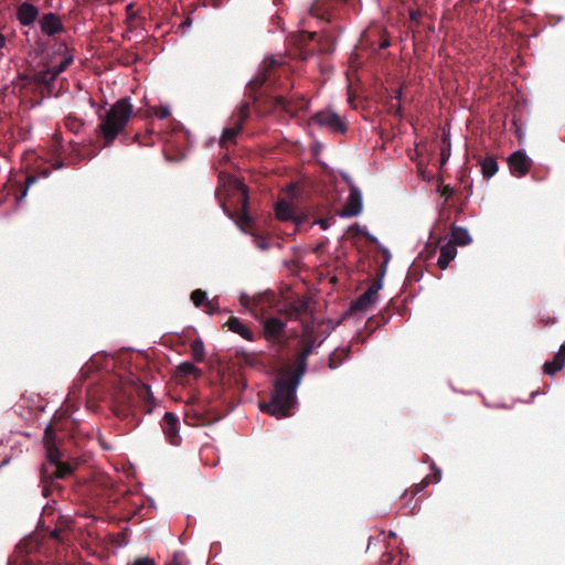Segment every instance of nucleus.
Masks as SVG:
<instances>
[{"mask_svg":"<svg viewBox=\"0 0 565 565\" xmlns=\"http://www.w3.org/2000/svg\"><path fill=\"white\" fill-rule=\"evenodd\" d=\"M315 340H300L301 350L297 354L296 367L279 376L275 383L269 403H262L259 408L276 418H282L290 415V409L296 403V390L307 371V360L312 354L313 349L319 347Z\"/></svg>","mask_w":565,"mask_h":565,"instance_id":"obj_1","label":"nucleus"},{"mask_svg":"<svg viewBox=\"0 0 565 565\" xmlns=\"http://www.w3.org/2000/svg\"><path fill=\"white\" fill-rule=\"evenodd\" d=\"M132 111L134 106L130 103V98L125 97L113 104L104 115H99V124L95 128V136L100 142V147L92 146V149L87 153L89 159L95 157L100 148L110 147L117 137H121V142L129 143L125 128Z\"/></svg>","mask_w":565,"mask_h":565,"instance_id":"obj_2","label":"nucleus"},{"mask_svg":"<svg viewBox=\"0 0 565 565\" xmlns=\"http://www.w3.org/2000/svg\"><path fill=\"white\" fill-rule=\"evenodd\" d=\"M46 449V462L42 465L40 471V478L42 483V493L44 497H49L53 488H58L57 480L70 477L74 469L71 465L61 460L62 452L56 445L47 446Z\"/></svg>","mask_w":565,"mask_h":565,"instance_id":"obj_3","label":"nucleus"},{"mask_svg":"<svg viewBox=\"0 0 565 565\" xmlns=\"http://www.w3.org/2000/svg\"><path fill=\"white\" fill-rule=\"evenodd\" d=\"M281 66L273 57L266 58L263 70L247 84L246 94L255 103L259 98V90L264 87H273L276 78L282 73Z\"/></svg>","mask_w":565,"mask_h":565,"instance_id":"obj_4","label":"nucleus"},{"mask_svg":"<svg viewBox=\"0 0 565 565\" xmlns=\"http://www.w3.org/2000/svg\"><path fill=\"white\" fill-rule=\"evenodd\" d=\"M250 104L248 102L243 103L237 113L231 117V126L224 128L220 139V147L228 149L230 146L236 145V138L243 130L244 124L249 117Z\"/></svg>","mask_w":565,"mask_h":565,"instance_id":"obj_5","label":"nucleus"},{"mask_svg":"<svg viewBox=\"0 0 565 565\" xmlns=\"http://www.w3.org/2000/svg\"><path fill=\"white\" fill-rule=\"evenodd\" d=\"M385 274V267H383L380 276L372 281L370 287L355 300L351 302L350 312H365L367 311L377 300V294L382 288V277Z\"/></svg>","mask_w":565,"mask_h":565,"instance_id":"obj_6","label":"nucleus"},{"mask_svg":"<svg viewBox=\"0 0 565 565\" xmlns=\"http://www.w3.org/2000/svg\"><path fill=\"white\" fill-rule=\"evenodd\" d=\"M312 121L329 129L332 134L344 135L348 131L345 120L333 110L324 109L312 117Z\"/></svg>","mask_w":565,"mask_h":565,"instance_id":"obj_7","label":"nucleus"},{"mask_svg":"<svg viewBox=\"0 0 565 565\" xmlns=\"http://www.w3.org/2000/svg\"><path fill=\"white\" fill-rule=\"evenodd\" d=\"M285 315L289 320H297L299 322L305 320L302 318L303 316L310 319L313 318L315 309L312 299L306 296L295 299L285 309Z\"/></svg>","mask_w":565,"mask_h":565,"instance_id":"obj_8","label":"nucleus"},{"mask_svg":"<svg viewBox=\"0 0 565 565\" xmlns=\"http://www.w3.org/2000/svg\"><path fill=\"white\" fill-rule=\"evenodd\" d=\"M233 196L236 200L237 203V213H238V220L237 223H242L246 226H250L253 223L252 217L249 216L247 209H248V190L247 186L242 183L241 181H235L234 183V193Z\"/></svg>","mask_w":565,"mask_h":565,"instance_id":"obj_9","label":"nucleus"},{"mask_svg":"<svg viewBox=\"0 0 565 565\" xmlns=\"http://www.w3.org/2000/svg\"><path fill=\"white\" fill-rule=\"evenodd\" d=\"M286 323L276 317H270L264 320L263 332L267 341L274 344H285Z\"/></svg>","mask_w":565,"mask_h":565,"instance_id":"obj_10","label":"nucleus"},{"mask_svg":"<svg viewBox=\"0 0 565 565\" xmlns=\"http://www.w3.org/2000/svg\"><path fill=\"white\" fill-rule=\"evenodd\" d=\"M316 36V32L308 31H301L297 35H294L292 43L298 50L295 54L301 60H307L309 56L313 55L316 52V45L313 44Z\"/></svg>","mask_w":565,"mask_h":565,"instance_id":"obj_11","label":"nucleus"},{"mask_svg":"<svg viewBox=\"0 0 565 565\" xmlns=\"http://www.w3.org/2000/svg\"><path fill=\"white\" fill-rule=\"evenodd\" d=\"M345 0H315L310 7V15L321 21H330L334 11Z\"/></svg>","mask_w":565,"mask_h":565,"instance_id":"obj_12","label":"nucleus"},{"mask_svg":"<svg viewBox=\"0 0 565 565\" xmlns=\"http://www.w3.org/2000/svg\"><path fill=\"white\" fill-rule=\"evenodd\" d=\"M41 31L47 36H55L64 32L65 28L61 17L54 12L44 13L39 20Z\"/></svg>","mask_w":565,"mask_h":565,"instance_id":"obj_13","label":"nucleus"},{"mask_svg":"<svg viewBox=\"0 0 565 565\" xmlns=\"http://www.w3.org/2000/svg\"><path fill=\"white\" fill-rule=\"evenodd\" d=\"M161 427L171 445H180L181 436L179 434V417L175 414L167 412L162 418Z\"/></svg>","mask_w":565,"mask_h":565,"instance_id":"obj_14","label":"nucleus"},{"mask_svg":"<svg viewBox=\"0 0 565 565\" xmlns=\"http://www.w3.org/2000/svg\"><path fill=\"white\" fill-rule=\"evenodd\" d=\"M508 164L511 173L518 178L524 177L531 168V160L522 151H515L510 154Z\"/></svg>","mask_w":565,"mask_h":565,"instance_id":"obj_15","label":"nucleus"},{"mask_svg":"<svg viewBox=\"0 0 565 565\" xmlns=\"http://www.w3.org/2000/svg\"><path fill=\"white\" fill-rule=\"evenodd\" d=\"M362 211V194L361 191L354 185L350 184V194L343 210L341 212V216H356Z\"/></svg>","mask_w":565,"mask_h":565,"instance_id":"obj_16","label":"nucleus"},{"mask_svg":"<svg viewBox=\"0 0 565 565\" xmlns=\"http://www.w3.org/2000/svg\"><path fill=\"white\" fill-rule=\"evenodd\" d=\"M39 9L25 1L18 6L17 8V20L23 26L32 25L39 18Z\"/></svg>","mask_w":565,"mask_h":565,"instance_id":"obj_17","label":"nucleus"},{"mask_svg":"<svg viewBox=\"0 0 565 565\" xmlns=\"http://www.w3.org/2000/svg\"><path fill=\"white\" fill-rule=\"evenodd\" d=\"M184 422L189 426H204L212 422L211 416L207 413L195 409L190 406L184 413Z\"/></svg>","mask_w":565,"mask_h":565,"instance_id":"obj_18","label":"nucleus"},{"mask_svg":"<svg viewBox=\"0 0 565 565\" xmlns=\"http://www.w3.org/2000/svg\"><path fill=\"white\" fill-rule=\"evenodd\" d=\"M565 365V342L561 345L558 352L554 355L552 361H547L543 365L545 374L554 375L561 371Z\"/></svg>","mask_w":565,"mask_h":565,"instance_id":"obj_19","label":"nucleus"},{"mask_svg":"<svg viewBox=\"0 0 565 565\" xmlns=\"http://www.w3.org/2000/svg\"><path fill=\"white\" fill-rule=\"evenodd\" d=\"M51 152L54 157H56L54 163L52 164L54 169L62 168L64 166V161L62 159V154L64 152V146L62 143V136L60 132H56L52 136V141L50 145Z\"/></svg>","mask_w":565,"mask_h":565,"instance_id":"obj_20","label":"nucleus"},{"mask_svg":"<svg viewBox=\"0 0 565 565\" xmlns=\"http://www.w3.org/2000/svg\"><path fill=\"white\" fill-rule=\"evenodd\" d=\"M226 326L232 332L239 334L242 338L248 341L254 340L253 331L247 326H245L238 318L231 317L227 320Z\"/></svg>","mask_w":565,"mask_h":565,"instance_id":"obj_21","label":"nucleus"},{"mask_svg":"<svg viewBox=\"0 0 565 565\" xmlns=\"http://www.w3.org/2000/svg\"><path fill=\"white\" fill-rule=\"evenodd\" d=\"M457 255V248L454 246V244H445L440 248V255L437 260V265L441 270H445L449 263L456 257Z\"/></svg>","mask_w":565,"mask_h":565,"instance_id":"obj_22","label":"nucleus"},{"mask_svg":"<svg viewBox=\"0 0 565 565\" xmlns=\"http://www.w3.org/2000/svg\"><path fill=\"white\" fill-rule=\"evenodd\" d=\"M56 76L52 68L42 70L39 72H35L31 77L30 82L34 83L36 85H43V86H51Z\"/></svg>","mask_w":565,"mask_h":565,"instance_id":"obj_23","label":"nucleus"},{"mask_svg":"<svg viewBox=\"0 0 565 565\" xmlns=\"http://www.w3.org/2000/svg\"><path fill=\"white\" fill-rule=\"evenodd\" d=\"M471 241L470 235L468 231L463 227L454 226L451 228V239L448 242L449 244H454L456 247L457 245H467Z\"/></svg>","mask_w":565,"mask_h":565,"instance_id":"obj_24","label":"nucleus"},{"mask_svg":"<svg viewBox=\"0 0 565 565\" xmlns=\"http://www.w3.org/2000/svg\"><path fill=\"white\" fill-rule=\"evenodd\" d=\"M481 172L484 178L493 177L498 171V162L493 157H487L481 160Z\"/></svg>","mask_w":565,"mask_h":565,"instance_id":"obj_25","label":"nucleus"},{"mask_svg":"<svg viewBox=\"0 0 565 565\" xmlns=\"http://www.w3.org/2000/svg\"><path fill=\"white\" fill-rule=\"evenodd\" d=\"M276 216L281 221H288L292 217V206L286 201H279L275 207Z\"/></svg>","mask_w":565,"mask_h":565,"instance_id":"obj_26","label":"nucleus"},{"mask_svg":"<svg viewBox=\"0 0 565 565\" xmlns=\"http://www.w3.org/2000/svg\"><path fill=\"white\" fill-rule=\"evenodd\" d=\"M302 327V337L305 340H315L317 341V331L315 327V317L310 320H301L300 322Z\"/></svg>","mask_w":565,"mask_h":565,"instance_id":"obj_27","label":"nucleus"},{"mask_svg":"<svg viewBox=\"0 0 565 565\" xmlns=\"http://www.w3.org/2000/svg\"><path fill=\"white\" fill-rule=\"evenodd\" d=\"M64 126L68 131L78 135L84 127V121L76 116L68 115L64 119Z\"/></svg>","mask_w":565,"mask_h":565,"instance_id":"obj_28","label":"nucleus"},{"mask_svg":"<svg viewBox=\"0 0 565 565\" xmlns=\"http://www.w3.org/2000/svg\"><path fill=\"white\" fill-rule=\"evenodd\" d=\"M177 373L179 376L194 375L195 377H199L201 375V370L191 362H182L178 365Z\"/></svg>","mask_w":565,"mask_h":565,"instance_id":"obj_29","label":"nucleus"},{"mask_svg":"<svg viewBox=\"0 0 565 565\" xmlns=\"http://www.w3.org/2000/svg\"><path fill=\"white\" fill-rule=\"evenodd\" d=\"M273 107L279 108L286 113H292L296 110V107L292 106L291 102L281 95L275 96L273 98Z\"/></svg>","mask_w":565,"mask_h":565,"instance_id":"obj_30","label":"nucleus"},{"mask_svg":"<svg viewBox=\"0 0 565 565\" xmlns=\"http://www.w3.org/2000/svg\"><path fill=\"white\" fill-rule=\"evenodd\" d=\"M191 353H192L194 361L202 362L204 360L205 349H204V343L201 339H195L191 343Z\"/></svg>","mask_w":565,"mask_h":565,"instance_id":"obj_31","label":"nucleus"},{"mask_svg":"<svg viewBox=\"0 0 565 565\" xmlns=\"http://www.w3.org/2000/svg\"><path fill=\"white\" fill-rule=\"evenodd\" d=\"M349 354V351H334L329 356V367L331 370H335L339 367L342 363V360L347 358Z\"/></svg>","mask_w":565,"mask_h":565,"instance_id":"obj_32","label":"nucleus"},{"mask_svg":"<svg viewBox=\"0 0 565 565\" xmlns=\"http://www.w3.org/2000/svg\"><path fill=\"white\" fill-rule=\"evenodd\" d=\"M191 300L195 307H204L205 302L207 301V295L202 289H195L191 294Z\"/></svg>","mask_w":565,"mask_h":565,"instance_id":"obj_33","label":"nucleus"},{"mask_svg":"<svg viewBox=\"0 0 565 565\" xmlns=\"http://www.w3.org/2000/svg\"><path fill=\"white\" fill-rule=\"evenodd\" d=\"M72 63H73V55L72 54L65 55L63 61L58 65L52 67L55 76L57 77L58 74L63 73Z\"/></svg>","mask_w":565,"mask_h":565,"instance_id":"obj_34","label":"nucleus"},{"mask_svg":"<svg viewBox=\"0 0 565 565\" xmlns=\"http://www.w3.org/2000/svg\"><path fill=\"white\" fill-rule=\"evenodd\" d=\"M44 447L56 445L55 443V430L54 428L49 425L45 428L44 437H43Z\"/></svg>","mask_w":565,"mask_h":565,"instance_id":"obj_35","label":"nucleus"},{"mask_svg":"<svg viewBox=\"0 0 565 565\" xmlns=\"http://www.w3.org/2000/svg\"><path fill=\"white\" fill-rule=\"evenodd\" d=\"M388 113L397 118L403 117V108L401 103H394L393 100L387 102Z\"/></svg>","mask_w":565,"mask_h":565,"instance_id":"obj_36","label":"nucleus"},{"mask_svg":"<svg viewBox=\"0 0 565 565\" xmlns=\"http://www.w3.org/2000/svg\"><path fill=\"white\" fill-rule=\"evenodd\" d=\"M429 483H431V479L429 476H426L420 483H417L413 487V489H412L413 495L423 491L424 488L427 487Z\"/></svg>","mask_w":565,"mask_h":565,"instance_id":"obj_37","label":"nucleus"},{"mask_svg":"<svg viewBox=\"0 0 565 565\" xmlns=\"http://www.w3.org/2000/svg\"><path fill=\"white\" fill-rule=\"evenodd\" d=\"M126 15L128 21H134L139 18L138 11L135 9V3H129L126 7Z\"/></svg>","mask_w":565,"mask_h":565,"instance_id":"obj_38","label":"nucleus"},{"mask_svg":"<svg viewBox=\"0 0 565 565\" xmlns=\"http://www.w3.org/2000/svg\"><path fill=\"white\" fill-rule=\"evenodd\" d=\"M154 115L160 119H164L170 116V109L168 106H159L154 109Z\"/></svg>","mask_w":565,"mask_h":565,"instance_id":"obj_39","label":"nucleus"},{"mask_svg":"<svg viewBox=\"0 0 565 565\" xmlns=\"http://www.w3.org/2000/svg\"><path fill=\"white\" fill-rule=\"evenodd\" d=\"M438 191L445 201H448L454 195V189L450 185H443Z\"/></svg>","mask_w":565,"mask_h":565,"instance_id":"obj_40","label":"nucleus"},{"mask_svg":"<svg viewBox=\"0 0 565 565\" xmlns=\"http://www.w3.org/2000/svg\"><path fill=\"white\" fill-rule=\"evenodd\" d=\"M409 20L416 24L420 22V19L423 17V12L420 10L416 9H409L408 11Z\"/></svg>","mask_w":565,"mask_h":565,"instance_id":"obj_41","label":"nucleus"},{"mask_svg":"<svg viewBox=\"0 0 565 565\" xmlns=\"http://www.w3.org/2000/svg\"><path fill=\"white\" fill-rule=\"evenodd\" d=\"M204 307H205L206 313H209V315H214L218 311V306L214 300L207 299Z\"/></svg>","mask_w":565,"mask_h":565,"instance_id":"obj_42","label":"nucleus"},{"mask_svg":"<svg viewBox=\"0 0 565 565\" xmlns=\"http://www.w3.org/2000/svg\"><path fill=\"white\" fill-rule=\"evenodd\" d=\"M431 469L434 472L433 475H429V477L431 479V482L436 483L441 479V471L436 467L435 463L431 465Z\"/></svg>","mask_w":565,"mask_h":565,"instance_id":"obj_43","label":"nucleus"},{"mask_svg":"<svg viewBox=\"0 0 565 565\" xmlns=\"http://www.w3.org/2000/svg\"><path fill=\"white\" fill-rule=\"evenodd\" d=\"M130 565H156V563L149 557H139Z\"/></svg>","mask_w":565,"mask_h":565,"instance_id":"obj_44","label":"nucleus"},{"mask_svg":"<svg viewBox=\"0 0 565 565\" xmlns=\"http://www.w3.org/2000/svg\"><path fill=\"white\" fill-rule=\"evenodd\" d=\"M450 147V145H448ZM450 156V149L449 148H443L440 153V164H445V162L448 160Z\"/></svg>","mask_w":565,"mask_h":565,"instance_id":"obj_45","label":"nucleus"},{"mask_svg":"<svg viewBox=\"0 0 565 565\" xmlns=\"http://www.w3.org/2000/svg\"><path fill=\"white\" fill-rule=\"evenodd\" d=\"M402 96H403V90H402V87H399L394 92V95L391 96L390 100L396 99L397 103H401Z\"/></svg>","mask_w":565,"mask_h":565,"instance_id":"obj_46","label":"nucleus"},{"mask_svg":"<svg viewBox=\"0 0 565 565\" xmlns=\"http://www.w3.org/2000/svg\"><path fill=\"white\" fill-rule=\"evenodd\" d=\"M318 224L320 225V227H321L322 230H327V228L329 227V225H330V223H329V220H328V218H320V220L318 221Z\"/></svg>","mask_w":565,"mask_h":565,"instance_id":"obj_47","label":"nucleus"},{"mask_svg":"<svg viewBox=\"0 0 565 565\" xmlns=\"http://www.w3.org/2000/svg\"><path fill=\"white\" fill-rule=\"evenodd\" d=\"M140 394L145 395V397L150 396V387L146 384L142 385Z\"/></svg>","mask_w":565,"mask_h":565,"instance_id":"obj_48","label":"nucleus"},{"mask_svg":"<svg viewBox=\"0 0 565 565\" xmlns=\"http://www.w3.org/2000/svg\"><path fill=\"white\" fill-rule=\"evenodd\" d=\"M6 43V36L2 33H0V49L4 47Z\"/></svg>","mask_w":565,"mask_h":565,"instance_id":"obj_49","label":"nucleus"},{"mask_svg":"<svg viewBox=\"0 0 565 565\" xmlns=\"http://www.w3.org/2000/svg\"><path fill=\"white\" fill-rule=\"evenodd\" d=\"M384 254H385V260H384V266L387 264L388 262V258H390V253L387 249H384Z\"/></svg>","mask_w":565,"mask_h":565,"instance_id":"obj_50","label":"nucleus"},{"mask_svg":"<svg viewBox=\"0 0 565 565\" xmlns=\"http://www.w3.org/2000/svg\"><path fill=\"white\" fill-rule=\"evenodd\" d=\"M73 151H76V153H77L76 156H77L78 158L84 157V154H81V153H79V150H78L77 148H74V149H73Z\"/></svg>","mask_w":565,"mask_h":565,"instance_id":"obj_51","label":"nucleus"},{"mask_svg":"<svg viewBox=\"0 0 565 565\" xmlns=\"http://www.w3.org/2000/svg\"><path fill=\"white\" fill-rule=\"evenodd\" d=\"M259 247H260V248H263V249H267V248H268V245H267V244H265V243H263V244H260V245H259Z\"/></svg>","mask_w":565,"mask_h":565,"instance_id":"obj_52","label":"nucleus"},{"mask_svg":"<svg viewBox=\"0 0 565 565\" xmlns=\"http://www.w3.org/2000/svg\"><path fill=\"white\" fill-rule=\"evenodd\" d=\"M132 140H134V141H139V135H138V134H136V135L134 136Z\"/></svg>","mask_w":565,"mask_h":565,"instance_id":"obj_53","label":"nucleus"},{"mask_svg":"<svg viewBox=\"0 0 565 565\" xmlns=\"http://www.w3.org/2000/svg\"><path fill=\"white\" fill-rule=\"evenodd\" d=\"M387 320H388V318H384V317H382V323H386V322H387Z\"/></svg>","mask_w":565,"mask_h":565,"instance_id":"obj_54","label":"nucleus"},{"mask_svg":"<svg viewBox=\"0 0 565 565\" xmlns=\"http://www.w3.org/2000/svg\"><path fill=\"white\" fill-rule=\"evenodd\" d=\"M369 239H370L371 242H375V241H376V239H375V237H373V236H370V237H369Z\"/></svg>","mask_w":565,"mask_h":565,"instance_id":"obj_55","label":"nucleus"},{"mask_svg":"<svg viewBox=\"0 0 565 565\" xmlns=\"http://www.w3.org/2000/svg\"><path fill=\"white\" fill-rule=\"evenodd\" d=\"M167 565H179L178 563H169Z\"/></svg>","mask_w":565,"mask_h":565,"instance_id":"obj_56","label":"nucleus"}]
</instances>
